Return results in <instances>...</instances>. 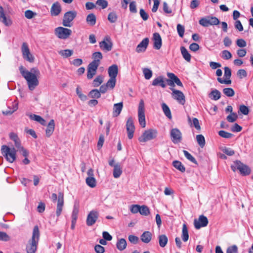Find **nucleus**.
<instances>
[{"label": "nucleus", "mask_w": 253, "mask_h": 253, "mask_svg": "<svg viewBox=\"0 0 253 253\" xmlns=\"http://www.w3.org/2000/svg\"><path fill=\"white\" fill-rule=\"evenodd\" d=\"M108 19L111 23H115L117 20V16L115 12L110 13L108 16Z\"/></svg>", "instance_id": "obj_53"}, {"label": "nucleus", "mask_w": 253, "mask_h": 253, "mask_svg": "<svg viewBox=\"0 0 253 253\" xmlns=\"http://www.w3.org/2000/svg\"><path fill=\"white\" fill-rule=\"evenodd\" d=\"M77 12L75 11H69L66 12L63 17L62 24L65 27H71L72 26V22L76 18Z\"/></svg>", "instance_id": "obj_7"}, {"label": "nucleus", "mask_w": 253, "mask_h": 253, "mask_svg": "<svg viewBox=\"0 0 253 253\" xmlns=\"http://www.w3.org/2000/svg\"><path fill=\"white\" fill-rule=\"evenodd\" d=\"M222 152L228 156H233L235 154L233 150L229 148L224 147L222 149Z\"/></svg>", "instance_id": "obj_60"}, {"label": "nucleus", "mask_w": 253, "mask_h": 253, "mask_svg": "<svg viewBox=\"0 0 253 253\" xmlns=\"http://www.w3.org/2000/svg\"><path fill=\"white\" fill-rule=\"evenodd\" d=\"M153 40L154 41L153 47L156 49H160L162 45V38L158 33L153 34Z\"/></svg>", "instance_id": "obj_19"}, {"label": "nucleus", "mask_w": 253, "mask_h": 253, "mask_svg": "<svg viewBox=\"0 0 253 253\" xmlns=\"http://www.w3.org/2000/svg\"><path fill=\"white\" fill-rule=\"evenodd\" d=\"M99 65V64L96 63V61H92L88 64L87 69L96 71Z\"/></svg>", "instance_id": "obj_54"}, {"label": "nucleus", "mask_w": 253, "mask_h": 253, "mask_svg": "<svg viewBox=\"0 0 253 253\" xmlns=\"http://www.w3.org/2000/svg\"><path fill=\"white\" fill-rule=\"evenodd\" d=\"M238 249L236 245L229 247L226 250V253H238Z\"/></svg>", "instance_id": "obj_55"}, {"label": "nucleus", "mask_w": 253, "mask_h": 253, "mask_svg": "<svg viewBox=\"0 0 253 253\" xmlns=\"http://www.w3.org/2000/svg\"><path fill=\"white\" fill-rule=\"evenodd\" d=\"M126 242L124 238L119 239L116 244L117 249L121 251L124 250L126 248Z\"/></svg>", "instance_id": "obj_33"}, {"label": "nucleus", "mask_w": 253, "mask_h": 253, "mask_svg": "<svg viewBox=\"0 0 253 253\" xmlns=\"http://www.w3.org/2000/svg\"><path fill=\"white\" fill-rule=\"evenodd\" d=\"M149 42V40L148 38H144L137 46L136 52L139 53L145 51L148 46Z\"/></svg>", "instance_id": "obj_20"}, {"label": "nucleus", "mask_w": 253, "mask_h": 253, "mask_svg": "<svg viewBox=\"0 0 253 253\" xmlns=\"http://www.w3.org/2000/svg\"><path fill=\"white\" fill-rule=\"evenodd\" d=\"M61 11V7L58 2H56L53 3L51 9L50 13L52 16H57Z\"/></svg>", "instance_id": "obj_23"}, {"label": "nucleus", "mask_w": 253, "mask_h": 253, "mask_svg": "<svg viewBox=\"0 0 253 253\" xmlns=\"http://www.w3.org/2000/svg\"><path fill=\"white\" fill-rule=\"evenodd\" d=\"M239 111L242 114L245 115H247L249 113V108L244 105H241L240 106Z\"/></svg>", "instance_id": "obj_58"}, {"label": "nucleus", "mask_w": 253, "mask_h": 253, "mask_svg": "<svg viewBox=\"0 0 253 253\" xmlns=\"http://www.w3.org/2000/svg\"><path fill=\"white\" fill-rule=\"evenodd\" d=\"M172 165L175 169L179 170L180 171L182 172H183L185 171V167L180 161L176 160L172 162Z\"/></svg>", "instance_id": "obj_36"}, {"label": "nucleus", "mask_w": 253, "mask_h": 253, "mask_svg": "<svg viewBox=\"0 0 253 253\" xmlns=\"http://www.w3.org/2000/svg\"><path fill=\"white\" fill-rule=\"evenodd\" d=\"M18 109V103L16 102H13L12 105V108L9 111H2V114L4 115H10Z\"/></svg>", "instance_id": "obj_41"}, {"label": "nucleus", "mask_w": 253, "mask_h": 253, "mask_svg": "<svg viewBox=\"0 0 253 253\" xmlns=\"http://www.w3.org/2000/svg\"><path fill=\"white\" fill-rule=\"evenodd\" d=\"M28 116L29 117V118L32 120H34L35 121H37L40 123L42 125L45 126L46 125V121L42 118L40 116L37 115L35 114H29Z\"/></svg>", "instance_id": "obj_29"}, {"label": "nucleus", "mask_w": 253, "mask_h": 253, "mask_svg": "<svg viewBox=\"0 0 253 253\" xmlns=\"http://www.w3.org/2000/svg\"><path fill=\"white\" fill-rule=\"evenodd\" d=\"M139 213L142 215L147 216L150 214V210L145 205L140 206Z\"/></svg>", "instance_id": "obj_44"}, {"label": "nucleus", "mask_w": 253, "mask_h": 253, "mask_svg": "<svg viewBox=\"0 0 253 253\" xmlns=\"http://www.w3.org/2000/svg\"><path fill=\"white\" fill-rule=\"evenodd\" d=\"M152 234L150 231H145L140 236L141 240L142 242L148 244L152 239Z\"/></svg>", "instance_id": "obj_27"}, {"label": "nucleus", "mask_w": 253, "mask_h": 253, "mask_svg": "<svg viewBox=\"0 0 253 253\" xmlns=\"http://www.w3.org/2000/svg\"><path fill=\"white\" fill-rule=\"evenodd\" d=\"M197 143L201 148H203L205 145V139L202 134H198L196 136Z\"/></svg>", "instance_id": "obj_42"}, {"label": "nucleus", "mask_w": 253, "mask_h": 253, "mask_svg": "<svg viewBox=\"0 0 253 253\" xmlns=\"http://www.w3.org/2000/svg\"><path fill=\"white\" fill-rule=\"evenodd\" d=\"M51 199L53 202H55L57 200L56 214L57 217H59L61 214L64 206V193L61 192H59L58 197L56 193H52Z\"/></svg>", "instance_id": "obj_3"}, {"label": "nucleus", "mask_w": 253, "mask_h": 253, "mask_svg": "<svg viewBox=\"0 0 253 253\" xmlns=\"http://www.w3.org/2000/svg\"><path fill=\"white\" fill-rule=\"evenodd\" d=\"M96 4L101 6L102 9L106 8L108 6V2L106 0H97Z\"/></svg>", "instance_id": "obj_57"}, {"label": "nucleus", "mask_w": 253, "mask_h": 253, "mask_svg": "<svg viewBox=\"0 0 253 253\" xmlns=\"http://www.w3.org/2000/svg\"><path fill=\"white\" fill-rule=\"evenodd\" d=\"M126 128L127 132V136L129 139L133 138L135 126L132 118H129L127 119L126 124Z\"/></svg>", "instance_id": "obj_17"}, {"label": "nucleus", "mask_w": 253, "mask_h": 253, "mask_svg": "<svg viewBox=\"0 0 253 253\" xmlns=\"http://www.w3.org/2000/svg\"><path fill=\"white\" fill-rule=\"evenodd\" d=\"M54 33L58 38L65 40L68 39L71 35L72 30L62 27H59L55 28Z\"/></svg>", "instance_id": "obj_8"}, {"label": "nucleus", "mask_w": 253, "mask_h": 253, "mask_svg": "<svg viewBox=\"0 0 253 253\" xmlns=\"http://www.w3.org/2000/svg\"><path fill=\"white\" fill-rule=\"evenodd\" d=\"M220 23L219 20L215 16H206L199 20V24L205 27L210 25H217Z\"/></svg>", "instance_id": "obj_6"}, {"label": "nucleus", "mask_w": 253, "mask_h": 253, "mask_svg": "<svg viewBox=\"0 0 253 253\" xmlns=\"http://www.w3.org/2000/svg\"><path fill=\"white\" fill-rule=\"evenodd\" d=\"M100 48L102 50L110 51L113 47V42L109 36H105L102 41L99 43Z\"/></svg>", "instance_id": "obj_11"}, {"label": "nucleus", "mask_w": 253, "mask_h": 253, "mask_svg": "<svg viewBox=\"0 0 253 253\" xmlns=\"http://www.w3.org/2000/svg\"><path fill=\"white\" fill-rule=\"evenodd\" d=\"M94 250L96 253H104L105 249L100 245H96L94 247Z\"/></svg>", "instance_id": "obj_64"}, {"label": "nucleus", "mask_w": 253, "mask_h": 253, "mask_svg": "<svg viewBox=\"0 0 253 253\" xmlns=\"http://www.w3.org/2000/svg\"><path fill=\"white\" fill-rule=\"evenodd\" d=\"M180 50L184 59L187 62H190L191 60V56L186 48L184 46H181L180 47Z\"/></svg>", "instance_id": "obj_34"}, {"label": "nucleus", "mask_w": 253, "mask_h": 253, "mask_svg": "<svg viewBox=\"0 0 253 253\" xmlns=\"http://www.w3.org/2000/svg\"><path fill=\"white\" fill-rule=\"evenodd\" d=\"M9 240V236L5 232L0 231V240L2 241H8Z\"/></svg>", "instance_id": "obj_61"}, {"label": "nucleus", "mask_w": 253, "mask_h": 253, "mask_svg": "<svg viewBox=\"0 0 253 253\" xmlns=\"http://www.w3.org/2000/svg\"><path fill=\"white\" fill-rule=\"evenodd\" d=\"M40 239V231L38 226H35L33 229L32 237L27 246L26 250L27 253H35Z\"/></svg>", "instance_id": "obj_2"}, {"label": "nucleus", "mask_w": 253, "mask_h": 253, "mask_svg": "<svg viewBox=\"0 0 253 253\" xmlns=\"http://www.w3.org/2000/svg\"><path fill=\"white\" fill-rule=\"evenodd\" d=\"M128 240L131 243L136 244L138 242L139 238L136 236L131 235L128 236Z\"/></svg>", "instance_id": "obj_63"}, {"label": "nucleus", "mask_w": 253, "mask_h": 253, "mask_svg": "<svg viewBox=\"0 0 253 253\" xmlns=\"http://www.w3.org/2000/svg\"><path fill=\"white\" fill-rule=\"evenodd\" d=\"M116 83V79L110 78V79L105 84L108 88L113 89L115 87Z\"/></svg>", "instance_id": "obj_45"}, {"label": "nucleus", "mask_w": 253, "mask_h": 253, "mask_svg": "<svg viewBox=\"0 0 253 253\" xmlns=\"http://www.w3.org/2000/svg\"><path fill=\"white\" fill-rule=\"evenodd\" d=\"M223 93L228 97H232L235 94L234 90L230 87L224 88L223 89Z\"/></svg>", "instance_id": "obj_46"}, {"label": "nucleus", "mask_w": 253, "mask_h": 253, "mask_svg": "<svg viewBox=\"0 0 253 253\" xmlns=\"http://www.w3.org/2000/svg\"><path fill=\"white\" fill-rule=\"evenodd\" d=\"M158 242L159 246L161 248H164L168 242V238L165 234L160 235L158 236Z\"/></svg>", "instance_id": "obj_30"}, {"label": "nucleus", "mask_w": 253, "mask_h": 253, "mask_svg": "<svg viewBox=\"0 0 253 253\" xmlns=\"http://www.w3.org/2000/svg\"><path fill=\"white\" fill-rule=\"evenodd\" d=\"M86 23L91 26H93L96 22V17L94 14L90 13L86 18Z\"/></svg>", "instance_id": "obj_31"}, {"label": "nucleus", "mask_w": 253, "mask_h": 253, "mask_svg": "<svg viewBox=\"0 0 253 253\" xmlns=\"http://www.w3.org/2000/svg\"><path fill=\"white\" fill-rule=\"evenodd\" d=\"M99 214L97 211H91L89 212L86 218V225L88 226H92L97 221Z\"/></svg>", "instance_id": "obj_13"}, {"label": "nucleus", "mask_w": 253, "mask_h": 253, "mask_svg": "<svg viewBox=\"0 0 253 253\" xmlns=\"http://www.w3.org/2000/svg\"><path fill=\"white\" fill-rule=\"evenodd\" d=\"M181 238L184 242H187L189 239V234L188 229L186 224H184L182 226Z\"/></svg>", "instance_id": "obj_37"}, {"label": "nucleus", "mask_w": 253, "mask_h": 253, "mask_svg": "<svg viewBox=\"0 0 253 253\" xmlns=\"http://www.w3.org/2000/svg\"><path fill=\"white\" fill-rule=\"evenodd\" d=\"M167 76L169 79H166V81L168 82L169 85L174 86V83H175L178 86H183V84L179 79L173 73H168Z\"/></svg>", "instance_id": "obj_14"}, {"label": "nucleus", "mask_w": 253, "mask_h": 253, "mask_svg": "<svg viewBox=\"0 0 253 253\" xmlns=\"http://www.w3.org/2000/svg\"><path fill=\"white\" fill-rule=\"evenodd\" d=\"M103 58L102 53L100 52H95L92 54V61H96V63L100 64V60Z\"/></svg>", "instance_id": "obj_43"}, {"label": "nucleus", "mask_w": 253, "mask_h": 253, "mask_svg": "<svg viewBox=\"0 0 253 253\" xmlns=\"http://www.w3.org/2000/svg\"><path fill=\"white\" fill-rule=\"evenodd\" d=\"M238 170L241 175L243 176L248 175L251 173V169L246 165L244 164L241 161L237 162Z\"/></svg>", "instance_id": "obj_18"}, {"label": "nucleus", "mask_w": 253, "mask_h": 253, "mask_svg": "<svg viewBox=\"0 0 253 253\" xmlns=\"http://www.w3.org/2000/svg\"><path fill=\"white\" fill-rule=\"evenodd\" d=\"M108 72L110 78L116 79L118 73V66L116 64L112 65L109 67Z\"/></svg>", "instance_id": "obj_24"}, {"label": "nucleus", "mask_w": 253, "mask_h": 253, "mask_svg": "<svg viewBox=\"0 0 253 253\" xmlns=\"http://www.w3.org/2000/svg\"><path fill=\"white\" fill-rule=\"evenodd\" d=\"M0 21L6 26H10L12 24L11 20L6 17L3 8L1 6H0Z\"/></svg>", "instance_id": "obj_22"}, {"label": "nucleus", "mask_w": 253, "mask_h": 253, "mask_svg": "<svg viewBox=\"0 0 253 253\" xmlns=\"http://www.w3.org/2000/svg\"><path fill=\"white\" fill-rule=\"evenodd\" d=\"M85 181L87 185L91 188H94L96 185V181L94 177H87Z\"/></svg>", "instance_id": "obj_40"}, {"label": "nucleus", "mask_w": 253, "mask_h": 253, "mask_svg": "<svg viewBox=\"0 0 253 253\" xmlns=\"http://www.w3.org/2000/svg\"><path fill=\"white\" fill-rule=\"evenodd\" d=\"M103 81V77L101 75L98 76L93 81V85L96 87L100 85Z\"/></svg>", "instance_id": "obj_48"}, {"label": "nucleus", "mask_w": 253, "mask_h": 253, "mask_svg": "<svg viewBox=\"0 0 253 253\" xmlns=\"http://www.w3.org/2000/svg\"><path fill=\"white\" fill-rule=\"evenodd\" d=\"M19 71L26 80L29 89L30 90H34L39 84L38 77L40 75V72L39 69L37 68H32L29 71L21 65L19 67Z\"/></svg>", "instance_id": "obj_1"}, {"label": "nucleus", "mask_w": 253, "mask_h": 253, "mask_svg": "<svg viewBox=\"0 0 253 253\" xmlns=\"http://www.w3.org/2000/svg\"><path fill=\"white\" fill-rule=\"evenodd\" d=\"M208 224L207 217L204 215H200L198 219H195L194 221V226L196 229H199L201 227H206Z\"/></svg>", "instance_id": "obj_15"}, {"label": "nucleus", "mask_w": 253, "mask_h": 253, "mask_svg": "<svg viewBox=\"0 0 253 253\" xmlns=\"http://www.w3.org/2000/svg\"><path fill=\"white\" fill-rule=\"evenodd\" d=\"M55 127L54 121L52 119L50 121L45 130L46 135L47 137H50L53 132Z\"/></svg>", "instance_id": "obj_26"}, {"label": "nucleus", "mask_w": 253, "mask_h": 253, "mask_svg": "<svg viewBox=\"0 0 253 253\" xmlns=\"http://www.w3.org/2000/svg\"><path fill=\"white\" fill-rule=\"evenodd\" d=\"M166 79L163 76H160L154 79L152 83V85L153 86H160L162 88H165L166 87Z\"/></svg>", "instance_id": "obj_21"}, {"label": "nucleus", "mask_w": 253, "mask_h": 253, "mask_svg": "<svg viewBox=\"0 0 253 253\" xmlns=\"http://www.w3.org/2000/svg\"><path fill=\"white\" fill-rule=\"evenodd\" d=\"M221 57L225 60H228L232 57V54L228 50H224L221 52Z\"/></svg>", "instance_id": "obj_51"}, {"label": "nucleus", "mask_w": 253, "mask_h": 253, "mask_svg": "<svg viewBox=\"0 0 253 253\" xmlns=\"http://www.w3.org/2000/svg\"><path fill=\"white\" fill-rule=\"evenodd\" d=\"M123 107V103L122 102H119L118 103L115 104L113 106V117H117L118 116Z\"/></svg>", "instance_id": "obj_25"}, {"label": "nucleus", "mask_w": 253, "mask_h": 253, "mask_svg": "<svg viewBox=\"0 0 253 253\" xmlns=\"http://www.w3.org/2000/svg\"><path fill=\"white\" fill-rule=\"evenodd\" d=\"M88 96L91 98H99L101 97L100 92L97 89L91 90L88 93Z\"/></svg>", "instance_id": "obj_39"}, {"label": "nucleus", "mask_w": 253, "mask_h": 253, "mask_svg": "<svg viewBox=\"0 0 253 253\" xmlns=\"http://www.w3.org/2000/svg\"><path fill=\"white\" fill-rule=\"evenodd\" d=\"M170 135L173 143L176 144L181 142L182 134L178 129L172 128L170 131Z\"/></svg>", "instance_id": "obj_16"}, {"label": "nucleus", "mask_w": 253, "mask_h": 253, "mask_svg": "<svg viewBox=\"0 0 253 253\" xmlns=\"http://www.w3.org/2000/svg\"><path fill=\"white\" fill-rule=\"evenodd\" d=\"M122 169L121 165L119 163H117L114 166L113 169V176L117 178L119 177L122 173Z\"/></svg>", "instance_id": "obj_28"}, {"label": "nucleus", "mask_w": 253, "mask_h": 253, "mask_svg": "<svg viewBox=\"0 0 253 253\" xmlns=\"http://www.w3.org/2000/svg\"><path fill=\"white\" fill-rule=\"evenodd\" d=\"M209 96L212 100H217L220 98L221 93L219 90L215 89L209 93Z\"/></svg>", "instance_id": "obj_32"}, {"label": "nucleus", "mask_w": 253, "mask_h": 253, "mask_svg": "<svg viewBox=\"0 0 253 253\" xmlns=\"http://www.w3.org/2000/svg\"><path fill=\"white\" fill-rule=\"evenodd\" d=\"M224 76L225 78L227 79H229V78H230V77L231 76V69L228 67H225L224 68Z\"/></svg>", "instance_id": "obj_62"}, {"label": "nucleus", "mask_w": 253, "mask_h": 253, "mask_svg": "<svg viewBox=\"0 0 253 253\" xmlns=\"http://www.w3.org/2000/svg\"><path fill=\"white\" fill-rule=\"evenodd\" d=\"M21 51L22 56L24 59L29 62L33 63L35 61L34 56L31 53L28 44L26 42H23L21 47Z\"/></svg>", "instance_id": "obj_9"}, {"label": "nucleus", "mask_w": 253, "mask_h": 253, "mask_svg": "<svg viewBox=\"0 0 253 253\" xmlns=\"http://www.w3.org/2000/svg\"><path fill=\"white\" fill-rule=\"evenodd\" d=\"M143 73L144 77L146 80H149L152 76V71L148 68H144L143 69Z\"/></svg>", "instance_id": "obj_49"}, {"label": "nucleus", "mask_w": 253, "mask_h": 253, "mask_svg": "<svg viewBox=\"0 0 253 253\" xmlns=\"http://www.w3.org/2000/svg\"><path fill=\"white\" fill-rule=\"evenodd\" d=\"M140 206L138 205H132L130 207V211L132 213L139 212Z\"/></svg>", "instance_id": "obj_59"}, {"label": "nucleus", "mask_w": 253, "mask_h": 253, "mask_svg": "<svg viewBox=\"0 0 253 253\" xmlns=\"http://www.w3.org/2000/svg\"><path fill=\"white\" fill-rule=\"evenodd\" d=\"M177 32H178L179 36L181 38H182L183 37L184 31H185V29H184V26H183L182 25H181L180 24H177Z\"/></svg>", "instance_id": "obj_56"}, {"label": "nucleus", "mask_w": 253, "mask_h": 253, "mask_svg": "<svg viewBox=\"0 0 253 253\" xmlns=\"http://www.w3.org/2000/svg\"><path fill=\"white\" fill-rule=\"evenodd\" d=\"M138 121L142 127L146 126L145 117L144 113V103L143 100H141L139 103L138 108Z\"/></svg>", "instance_id": "obj_10"}, {"label": "nucleus", "mask_w": 253, "mask_h": 253, "mask_svg": "<svg viewBox=\"0 0 253 253\" xmlns=\"http://www.w3.org/2000/svg\"><path fill=\"white\" fill-rule=\"evenodd\" d=\"M218 135L221 137L225 138H230L233 135V134L226 132L224 130H220L218 131Z\"/></svg>", "instance_id": "obj_52"}, {"label": "nucleus", "mask_w": 253, "mask_h": 253, "mask_svg": "<svg viewBox=\"0 0 253 253\" xmlns=\"http://www.w3.org/2000/svg\"><path fill=\"white\" fill-rule=\"evenodd\" d=\"M2 155L10 163H13L16 158V151L14 147L10 148L6 145H2L1 148Z\"/></svg>", "instance_id": "obj_4"}, {"label": "nucleus", "mask_w": 253, "mask_h": 253, "mask_svg": "<svg viewBox=\"0 0 253 253\" xmlns=\"http://www.w3.org/2000/svg\"><path fill=\"white\" fill-rule=\"evenodd\" d=\"M162 108L166 116L169 119H171L172 118L171 111L169 106L165 103L162 104Z\"/></svg>", "instance_id": "obj_35"}, {"label": "nucleus", "mask_w": 253, "mask_h": 253, "mask_svg": "<svg viewBox=\"0 0 253 253\" xmlns=\"http://www.w3.org/2000/svg\"><path fill=\"white\" fill-rule=\"evenodd\" d=\"M237 119L238 115L236 113H231L226 118L227 120L230 123H233L235 122Z\"/></svg>", "instance_id": "obj_50"}, {"label": "nucleus", "mask_w": 253, "mask_h": 253, "mask_svg": "<svg viewBox=\"0 0 253 253\" xmlns=\"http://www.w3.org/2000/svg\"><path fill=\"white\" fill-rule=\"evenodd\" d=\"M59 54L64 58H68L71 56L73 54V50L71 49H65L59 51Z\"/></svg>", "instance_id": "obj_38"}, {"label": "nucleus", "mask_w": 253, "mask_h": 253, "mask_svg": "<svg viewBox=\"0 0 253 253\" xmlns=\"http://www.w3.org/2000/svg\"><path fill=\"white\" fill-rule=\"evenodd\" d=\"M183 152L185 157L190 162L193 163L197 165V162L196 160L187 151L183 150Z\"/></svg>", "instance_id": "obj_47"}, {"label": "nucleus", "mask_w": 253, "mask_h": 253, "mask_svg": "<svg viewBox=\"0 0 253 253\" xmlns=\"http://www.w3.org/2000/svg\"><path fill=\"white\" fill-rule=\"evenodd\" d=\"M158 132L156 129H149L145 130L138 138L140 142H145L155 139L157 136Z\"/></svg>", "instance_id": "obj_5"}, {"label": "nucleus", "mask_w": 253, "mask_h": 253, "mask_svg": "<svg viewBox=\"0 0 253 253\" xmlns=\"http://www.w3.org/2000/svg\"><path fill=\"white\" fill-rule=\"evenodd\" d=\"M172 90L171 95L172 98L176 100L181 105H184L185 103V96L183 93L178 90L171 88Z\"/></svg>", "instance_id": "obj_12"}]
</instances>
